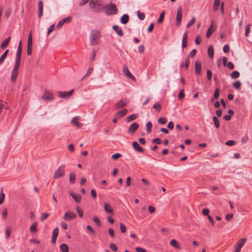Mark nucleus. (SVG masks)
Masks as SVG:
<instances>
[{
    "instance_id": "obj_1",
    "label": "nucleus",
    "mask_w": 252,
    "mask_h": 252,
    "mask_svg": "<svg viewBox=\"0 0 252 252\" xmlns=\"http://www.w3.org/2000/svg\"><path fill=\"white\" fill-rule=\"evenodd\" d=\"M89 6L93 11L99 13L104 9L105 5L102 4V2L100 0H90Z\"/></svg>"
},
{
    "instance_id": "obj_2",
    "label": "nucleus",
    "mask_w": 252,
    "mask_h": 252,
    "mask_svg": "<svg viewBox=\"0 0 252 252\" xmlns=\"http://www.w3.org/2000/svg\"><path fill=\"white\" fill-rule=\"evenodd\" d=\"M105 12L107 15H115L118 13V9L115 4H112L110 2V4H108L104 6Z\"/></svg>"
},
{
    "instance_id": "obj_3",
    "label": "nucleus",
    "mask_w": 252,
    "mask_h": 252,
    "mask_svg": "<svg viewBox=\"0 0 252 252\" xmlns=\"http://www.w3.org/2000/svg\"><path fill=\"white\" fill-rule=\"evenodd\" d=\"M100 37V32L98 30L92 31L90 37V44L91 45H95L98 44V39Z\"/></svg>"
},
{
    "instance_id": "obj_4",
    "label": "nucleus",
    "mask_w": 252,
    "mask_h": 252,
    "mask_svg": "<svg viewBox=\"0 0 252 252\" xmlns=\"http://www.w3.org/2000/svg\"><path fill=\"white\" fill-rule=\"evenodd\" d=\"M21 62L16 61L14 68L12 69L11 81L12 82L14 83L17 79L18 74V69L20 65Z\"/></svg>"
},
{
    "instance_id": "obj_5",
    "label": "nucleus",
    "mask_w": 252,
    "mask_h": 252,
    "mask_svg": "<svg viewBox=\"0 0 252 252\" xmlns=\"http://www.w3.org/2000/svg\"><path fill=\"white\" fill-rule=\"evenodd\" d=\"M64 165L60 166L57 169L55 170L53 176V179H57L63 176L65 174V170L64 169Z\"/></svg>"
},
{
    "instance_id": "obj_6",
    "label": "nucleus",
    "mask_w": 252,
    "mask_h": 252,
    "mask_svg": "<svg viewBox=\"0 0 252 252\" xmlns=\"http://www.w3.org/2000/svg\"><path fill=\"white\" fill-rule=\"evenodd\" d=\"M182 8L181 6L178 8L176 17V23L178 26H180L181 23V20L182 17Z\"/></svg>"
},
{
    "instance_id": "obj_7",
    "label": "nucleus",
    "mask_w": 252,
    "mask_h": 252,
    "mask_svg": "<svg viewBox=\"0 0 252 252\" xmlns=\"http://www.w3.org/2000/svg\"><path fill=\"white\" fill-rule=\"evenodd\" d=\"M76 218V215L74 212L68 211L64 214L63 220L66 221H69L72 219H74Z\"/></svg>"
},
{
    "instance_id": "obj_8",
    "label": "nucleus",
    "mask_w": 252,
    "mask_h": 252,
    "mask_svg": "<svg viewBox=\"0 0 252 252\" xmlns=\"http://www.w3.org/2000/svg\"><path fill=\"white\" fill-rule=\"evenodd\" d=\"M22 41H20L18 46V49L16 52V61H19L21 62V55H22Z\"/></svg>"
},
{
    "instance_id": "obj_9",
    "label": "nucleus",
    "mask_w": 252,
    "mask_h": 252,
    "mask_svg": "<svg viewBox=\"0 0 252 252\" xmlns=\"http://www.w3.org/2000/svg\"><path fill=\"white\" fill-rule=\"evenodd\" d=\"M42 98L44 100H46L48 101L52 100L54 99L53 94L49 91L45 90L42 96Z\"/></svg>"
},
{
    "instance_id": "obj_10",
    "label": "nucleus",
    "mask_w": 252,
    "mask_h": 252,
    "mask_svg": "<svg viewBox=\"0 0 252 252\" xmlns=\"http://www.w3.org/2000/svg\"><path fill=\"white\" fill-rule=\"evenodd\" d=\"M246 240V238H242L239 240L235 247V250L240 252L241 249L244 245Z\"/></svg>"
},
{
    "instance_id": "obj_11",
    "label": "nucleus",
    "mask_w": 252,
    "mask_h": 252,
    "mask_svg": "<svg viewBox=\"0 0 252 252\" xmlns=\"http://www.w3.org/2000/svg\"><path fill=\"white\" fill-rule=\"evenodd\" d=\"M123 72L125 74L126 76L130 78L132 81H135L136 78L135 77L131 74L130 71L128 70V68L126 65H124L123 66Z\"/></svg>"
},
{
    "instance_id": "obj_12",
    "label": "nucleus",
    "mask_w": 252,
    "mask_h": 252,
    "mask_svg": "<svg viewBox=\"0 0 252 252\" xmlns=\"http://www.w3.org/2000/svg\"><path fill=\"white\" fill-rule=\"evenodd\" d=\"M139 126V124L137 123L132 124L128 128V132L129 133L133 134L138 128Z\"/></svg>"
},
{
    "instance_id": "obj_13",
    "label": "nucleus",
    "mask_w": 252,
    "mask_h": 252,
    "mask_svg": "<svg viewBox=\"0 0 252 252\" xmlns=\"http://www.w3.org/2000/svg\"><path fill=\"white\" fill-rule=\"evenodd\" d=\"M127 104L126 99H121L117 103L115 106L117 109H120L125 107Z\"/></svg>"
},
{
    "instance_id": "obj_14",
    "label": "nucleus",
    "mask_w": 252,
    "mask_h": 252,
    "mask_svg": "<svg viewBox=\"0 0 252 252\" xmlns=\"http://www.w3.org/2000/svg\"><path fill=\"white\" fill-rule=\"evenodd\" d=\"M132 147L133 149L139 152V153H143L144 152V149L140 147V146L138 144V143L136 141H134L132 143Z\"/></svg>"
},
{
    "instance_id": "obj_15",
    "label": "nucleus",
    "mask_w": 252,
    "mask_h": 252,
    "mask_svg": "<svg viewBox=\"0 0 252 252\" xmlns=\"http://www.w3.org/2000/svg\"><path fill=\"white\" fill-rule=\"evenodd\" d=\"M195 72L197 74L201 72V63L200 61H196L195 62Z\"/></svg>"
},
{
    "instance_id": "obj_16",
    "label": "nucleus",
    "mask_w": 252,
    "mask_h": 252,
    "mask_svg": "<svg viewBox=\"0 0 252 252\" xmlns=\"http://www.w3.org/2000/svg\"><path fill=\"white\" fill-rule=\"evenodd\" d=\"M188 33L187 32H186L184 34L183 37L182 39V47L183 49L187 46L188 43Z\"/></svg>"
},
{
    "instance_id": "obj_17",
    "label": "nucleus",
    "mask_w": 252,
    "mask_h": 252,
    "mask_svg": "<svg viewBox=\"0 0 252 252\" xmlns=\"http://www.w3.org/2000/svg\"><path fill=\"white\" fill-rule=\"evenodd\" d=\"M38 17L40 19L42 16L43 14V3L42 1L40 0L38 2Z\"/></svg>"
},
{
    "instance_id": "obj_18",
    "label": "nucleus",
    "mask_w": 252,
    "mask_h": 252,
    "mask_svg": "<svg viewBox=\"0 0 252 252\" xmlns=\"http://www.w3.org/2000/svg\"><path fill=\"white\" fill-rule=\"evenodd\" d=\"M69 194L72 196L73 199L76 203H80L81 200V196L79 194H77L72 191L69 192Z\"/></svg>"
},
{
    "instance_id": "obj_19",
    "label": "nucleus",
    "mask_w": 252,
    "mask_h": 252,
    "mask_svg": "<svg viewBox=\"0 0 252 252\" xmlns=\"http://www.w3.org/2000/svg\"><path fill=\"white\" fill-rule=\"evenodd\" d=\"M59 233V229L58 227L55 228L53 232L52 237V243L55 244L56 242L57 238Z\"/></svg>"
},
{
    "instance_id": "obj_20",
    "label": "nucleus",
    "mask_w": 252,
    "mask_h": 252,
    "mask_svg": "<svg viewBox=\"0 0 252 252\" xmlns=\"http://www.w3.org/2000/svg\"><path fill=\"white\" fill-rule=\"evenodd\" d=\"M79 117H74L71 120L72 123L78 128L81 127L83 126L82 123L79 122Z\"/></svg>"
},
{
    "instance_id": "obj_21",
    "label": "nucleus",
    "mask_w": 252,
    "mask_h": 252,
    "mask_svg": "<svg viewBox=\"0 0 252 252\" xmlns=\"http://www.w3.org/2000/svg\"><path fill=\"white\" fill-rule=\"evenodd\" d=\"M127 112L128 111L126 109H124L117 112L115 114V117L118 118H122L127 114Z\"/></svg>"
},
{
    "instance_id": "obj_22",
    "label": "nucleus",
    "mask_w": 252,
    "mask_h": 252,
    "mask_svg": "<svg viewBox=\"0 0 252 252\" xmlns=\"http://www.w3.org/2000/svg\"><path fill=\"white\" fill-rule=\"evenodd\" d=\"M104 210L106 212L109 213L111 215H113L114 211H113V209L112 208L111 206H110V205H109V204H108L107 203H105L104 204Z\"/></svg>"
},
{
    "instance_id": "obj_23",
    "label": "nucleus",
    "mask_w": 252,
    "mask_h": 252,
    "mask_svg": "<svg viewBox=\"0 0 252 252\" xmlns=\"http://www.w3.org/2000/svg\"><path fill=\"white\" fill-rule=\"evenodd\" d=\"M114 31L120 36H123V32L122 29H120L117 25H114L112 27Z\"/></svg>"
},
{
    "instance_id": "obj_24",
    "label": "nucleus",
    "mask_w": 252,
    "mask_h": 252,
    "mask_svg": "<svg viewBox=\"0 0 252 252\" xmlns=\"http://www.w3.org/2000/svg\"><path fill=\"white\" fill-rule=\"evenodd\" d=\"M213 23V21H212V23ZM215 30L214 29V27L213 26V24H212L211 26L209 27L208 29L207 30V33H206V37L207 38H209L213 33L214 32Z\"/></svg>"
},
{
    "instance_id": "obj_25",
    "label": "nucleus",
    "mask_w": 252,
    "mask_h": 252,
    "mask_svg": "<svg viewBox=\"0 0 252 252\" xmlns=\"http://www.w3.org/2000/svg\"><path fill=\"white\" fill-rule=\"evenodd\" d=\"M170 244L174 248L179 250L181 249L179 243L175 239H172L170 242Z\"/></svg>"
},
{
    "instance_id": "obj_26",
    "label": "nucleus",
    "mask_w": 252,
    "mask_h": 252,
    "mask_svg": "<svg viewBox=\"0 0 252 252\" xmlns=\"http://www.w3.org/2000/svg\"><path fill=\"white\" fill-rule=\"evenodd\" d=\"M129 21V16L127 14H124L121 18V22L123 24H126Z\"/></svg>"
},
{
    "instance_id": "obj_27",
    "label": "nucleus",
    "mask_w": 252,
    "mask_h": 252,
    "mask_svg": "<svg viewBox=\"0 0 252 252\" xmlns=\"http://www.w3.org/2000/svg\"><path fill=\"white\" fill-rule=\"evenodd\" d=\"M10 40V37H8L5 39L1 44L0 47L2 49L5 48L8 45Z\"/></svg>"
},
{
    "instance_id": "obj_28",
    "label": "nucleus",
    "mask_w": 252,
    "mask_h": 252,
    "mask_svg": "<svg viewBox=\"0 0 252 252\" xmlns=\"http://www.w3.org/2000/svg\"><path fill=\"white\" fill-rule=\"evenodd\" d=\"M208 53L209 57L212 59L214 57V48L212 45H210L208 48Z\"/></svg>"
},
{
    "instance_id": "obj_29",
    "label": "nucleus",
    "mask_w": 252,
    "mask_h": 252,
    "mask_svg": "<svg viewBox=\"0 0 252 252\" xmlns=\"http://www.w3.org/2000/svg\"><path fill=\"white\" fill-rule=\"evenodd\" d=\"M37 222H34L32 223V224L30 227V231L31 233H34L37 232Z\"/></svg>"
},
{
    "instance_id": "obj_30",
    "label": "nucleus",
    "mask_w": 252,
    "mask_h": 252,
    "mask_svg": "<svg viewBox=\"0 0 252 252\" xmlns=\"http://www.w3.org/2000/svg\"><path fill=\"white\" fill-rule=\"evenodd\" d=\"M137 117H138L137 114H133L128 116L126 119V121L127 123H129V122L137 119Z\"/></svg>"
},
{
    "instance_id": "obj_31",
    "label": "nucleus",
    "mask_w": 252,
    "mask_h": 252,
    "mask_svg": "<svg viewBox=\"0 0 252 252\" xmlns=\"http://www.w3.org/2000/svg\"><path fill=\"white\" fill-rule=\"evenodd\" d=\"M9 52V50L7 49L0 56V65L3 63L5 59L6 58L7 56V54Z\"/></svg>"
},
{
    "instance_id": "obj_32",
    "label": "nucleus",
    "mask_w": 252,
    "mask_h": 252,
    "mask_svg": "<svg viewBox=\"0 0 252 252\" xmlns=\"http://www.w3.org/2000/svg\"><path fill=\"white\" fill-rule=\"evenodd\" d=\"M189 63H190L189 57V56H187L186 58L185 64H182L181 65V67L182 68L184 67V66H185L186 69L187 70L189 65Z\"/></svg>"
},
{
    "instance_id": "obj_33",
    "label": "nucleus",
    "mask_w": 252,
    "mask_h": 252,
    "mask_svg": "<svg viewBox=\"0 0 252 252\" xmlns=\"http://www.w3.org/2000/svg\"><path fill=\"white\" fill-rule=\"evenodd\" d=\"M60 248L62 252H68V247L66 244H61Z\"/></svg>"
},
{
    "instance_id": "obj_34",
    "label": "nucleus",
    "mask_w": 252,
    "mask_h": 252,
    "mask_svg": "<svg viewBox=\"0 0 252 252\" xmlns=\"http://www.w3.org/2000/svg\"><path fill=\"white\" fill-rule=\"evenodd\" d=\"M220 0H215L213 6V10L216 11L218 10L219 5L220 4Z\"/></svg>"
},
{
    "instance_id": "obj_35",
    "label": "nucleus",
    "mask_w": 252,
    "mask_h": 252,
    "mask_svg": "<svg viewBox=\"0 0 252 252\" xmlns=\"http://www.w3.org/2000/svg\"><path fill=\"white\" fill-rule=\"evenodd\" d=\"M76 179V175L75 173L71 172L69 175V181L71 184H74Z\"/></svg>"
},
{
    "instance_id": "obj_36",
    "label": "nucleus",
    "mask_w": 252,
    "mask_h": 252,
    "mask_svg": "<svg viewBox=\"0 0 252 252\" xmlns=\"http://www.w3.org/2000/svg\"><path fill=\"white\" fill-rule=\"evenodd\" d=\"M220 90L219 88L216 89L214 93V98L212 99V101H214V99H218L219 97Z\"/></svg>"
},
{
    "instance_id": "obj_37",
    "label": "nucleus",
    "mask_w": 252,
    "mask_h": 252,
    "mask_svg": "<svg viewBox=\"0 0 252 252\" xmlns=\"http://www.w3.org/2000/svg\"><path fill=\"white\" fill-rule=\"evenodd\" d=\"M153 108L155 109H156V110L158 112H160L161 110V105H160V104L158 102H156L155 103L153 106Z\"/></svg>"
},
{
    "instance_id": "obj_38",
    "label": "nucleus",
    "mask_w": 252,
    "mask_h": 252,
    "mask_svg": "<svg viewBox=\"0 0 252 252\" xmlns=\"http://www.w3.org/2000/svg\"><path fill=\"white\" fill-rule=\"evenodd\" d=\"M213 121H214V123L215 127L217 128H219L220 127V122H219V121L218 118L215 116L213 117Z\"/></svg>"
},
{
    "instance_id": "obj_39",
    "label": "nucleus",
    "mask_w": 252,
    "mask_h": 252,
    "mask_svg": "<svg viewBox=\"0 0 252 252\" xmlns=\"http://www.w3.org/2000/svg\"><path fill=\"white\" fill-rule=\"evenodd\" d=\"M239 76L240 73L237 70L233 71L230 75L231 77L233 79H236L238 78Z\"/></svg>"
},
{
    "instance_id": "obj_40",
    "label": "nucleus",
    "mask_w": 252,
    "mask_h": 252,
    "mask_svg": "<svg viewBox=\"0 0 252 252\" xmlns=\"http://www.w3.org/2000/svg\"><path fill=\"white\" fill-rule=\"evenodd\" d=\"M165 15V11H162L160 13L159 17L158 18L157 22L158 24H160L163 22L164 16Z\"/></svg>"
},
{
    "instance_id": "obj_41",
    "label": "nucleus",
    "mask_w": 252,
    "mask_h": 252,
    "mask_svg": "<svg viewBox=\"0 0 252 252\" xmlns=\"http://www.w3.org/2000/svg\"><path fill=\"white\" fill-rule=\"evenodd\" d=\"M241 82L239 81H235L233 83V87L237 90H239L241 88Z\"/></svg>"
},
{
    "instance_id": "obj_42",
    "label": "nucleus",
    "mask_w": 252,
    "mask_h": 252,
    "mask_svg": "<svg viewBox=\"0 0 252 252\" xmlns=\"http://www.w3.org/2000/svg\"><path fill=\"white\" fill-rule=\"evenodd\" d=\"M153 124L152 122H148L146 124V129L148 133H150L151 132V128L152 127Z\"/></svg>"
},
{
    "instance_id": "obj_43",
    "label": "nucleus",
    "mask_w": 252,
    "mask_h": 252,
    "mask_svg": "<svg viewBox=\"0 0 252 252\" xmlns=\"http://www.w3.org/2000/svg\"><path fill=\"white\" fill-rule=\"evenodd\" d=\"M49 216V214L47 213H43L41 214V217L40 218L41 221H44L45 220L47 219Z\"/></svg>"
},
{
    "instance_id": "obj_44",
    "label": "nucleus",
    "mask_w": 252,
    "mask_h": 252,
    "mask_svg": "<svg viewBox=\"0 0 252 252\" xmlns=\"http://www.w3.org/2000/svg\"><path fill=\"white\" fill-rule=\"evenodd\" d=\"M158 122L161 125H164L167 122V119L165 117H160L158 119Z\"/></svg>"
},
{
    "instance_id": "obj_45",
    "label": "nucleus",
    "mask_w": 252,
    "mask_h": 252,
    "mask_svg": "<svg viewBox=\"0 0 252 252\" xmlns=\"http://www.w3.org/2000/svg\"><path fill=\"white\" fill-rule=\"evenodd\" d=\"M93 220L95 222L98 226H101V222L97 216L93 217Z\"/></svg>"
},
{
    "instance_id": "obj_46",
    "label": "nucleus",
    "mask_w": 252,
    "mask_h": 252,
    "mask_svg": "<svg viewBox=\"0 0 252 252\" xmlns=\"http://www.w3.org/2000/svg\"><path fill=\"white\" fill-rule=\"evenodd\" d=\"M28 45H32V32H30L29 35L28 41Z\"/></svg>"
},
{
    "instance_id": "obj_47",
    "label": "nucleus",
    "mask_w": 252,
    "mask_h": 252,
    "mask_svg": "<svg viewBox=\"0 0 252 252\" xmlns=\"http://www.w3.org/2000/svg\"><path fill=\"white\" fill-rule=\"evenodd\" d=\"M76 211L79 215V216L80 218H82L83 217L84 212L82 209H81L79 207L77 206Z\"/></svg>"
},
{
    "instance_id": "obj_48",
    "label": "nucleus",
    "mask_w": 252,
    "mask_h": 252,
    "mask_svg": "<svg viewBox=\"0 0 252 252\" xmlns=\"http://www.w3.org/2000/svg\"><path fill=\"white\" fill-rule=\"evenodd\" d=\"M137 16L138 18L141 20H144L145 17L144 13L139 11H137Z\"/></svg>"
},
{
    "instance_id": "obj_49",
    "label": "nucleus",
    "mask_w": 252,
    "mask_h": 252,
    "mask_svg": "<svg viewBox=\"0 0 252 252\" xmlns=\"http://www.w3.org/2000/svg\"><path fill=\"white\" fill-rule=\"evenodd\" d=\"M5 195L2 192V189H1V192L0 193V205L2 204L4 200Z\"/></svg>"
},
{
    "instance_id": "obj_50",
    "label": "nucleus",
    "mask_w": 252,
    "mask_h": 252,
    "mask_svg": "<svg viewBox=\"0 0 252 252\" xmlns=\"http://www.w3.org/2000/svg\"><path fill=\"white\" fill-rule=\"evenodd\" d=\"M59 96L62 98L68 97L67 92L59 91Z\"/></svg>"
},
{
    "instance_id": "obj_51",
    "label": "nucleus",
    "mask_w": 252,
    "mask_h": 252,
    "mask_svg": "<svg viewBox=\"0 0 252 252\" xmlns=\"http://www.w3.org/2000/svg\"><path fill=\"white\" fill-rule=\"evenodd\" d=\"M195 21V18L192 17V19L188 22L187 25V28H189L190 26L192 25Z\"/></svg>"
},
{
    "instance_id": "obj_52",
    "label": "nucleus",
    "mask_w": 252,
    "mask_h": 252,
    "mask_svg": "<svg viewBox=\"0 0 252 252\" xmlns=\"http://www.w3.org/2000/svg\"><path fill=\"white\" fill-rule=\"evenodd\" d=\"M122 156L121 154L120 153H116L114 155H113L111 157L112 158L116 160L121 158Z\"/></svg>"
},
{
    "instance_id": "obj_53",
    "label": "nucleus",
    "mask_w": 252,
    "mask_h": 252,
    "mask_svg": "<svg viewBox=\"0 0 252 252\" xmlns=\"http://www.w3.org/2000/svg\"><path fill=\"white\" fill-rule=\"evenodd\" d=\"M110 248L113 252H116L117 251V248L114 243H111L110 244Z\"/></svg>"
},
{
    "instance_id": "obj_54",
    "label": "nucleus",
    "mask_w": 252,
    "mask_h": 252,
    "mask_svg": "<svg viewBox=\"0 0 252 252\" xmlns=\"http://www.w3.org/2000/svg\"><path fill=\"white\" fill-rule=\"evenodd\" d=\"M32 45H27V54L28 55H31L32 54Z\"/></svg>"
},
{
    "instance_id": "obj_55",
    "label": "nucleus",
    "mask_w": 252,
    "mask_h": 252,
    "mask_svg": "<svg viewBox=\"0 0 252 252\" xmlns=\"http://www.w3.org/2000/svg\"><path fill=\"white\" fill-rule=\"evenodd\" d=\"M212 71L208 69L207 70V77L209 81H211L212 79Z\"/></svg>"
},
{
    "instance_id": "obj_56",
    "label": "nucleus",
    "mask_w": 252,
    "mask_h": 252,
    "mask_svg": "<svg viewBox=\"0 0 252 252\" xmlns=\"http://www.w3.org/2000/svg\"><path fill=\"white\" fill-rule=\"evenodd\" d=\"M120 227L121 231L122 233H125L126 231V227L123 223H120Z\"/></svg>"
},
{
    "instance_id": "obj_57",
    "label": "nucleus",
    "mask_w": 252,
    "mask_h": 252,
    "mask_svg": "<svg viewBox=\"0 0 252 252\" xmlns=\"http://www.w3.org/2000/svg\"><path fill=\"white\" fill-rule=\"evenodd\" d=\"M225 144L227 146H232L235 144V141L232 140H228L226 142Z\"/></svg>"
},
{
    "instance_id": "obj_58",
    "label": "nucleus",
    "mask_w": 252,
    "mask_h": 252,
    "mask_svg": "<svg viewBox=\"0 0 252 252\" xmlns=\"http://www.w3.org/2000/svg\"><path fill=\"white\" fill-rule=\"evenodd\" d=\"M185 96V93H184V90H182L179 94H178V98L179 99H182L184 96Z\"/></svg>"
},
{
    "instance_id": "obj_59",
    "label": "nucleus",
    "mask_w": 252,
    "mask_h": 252,
    "mask_svg": "<svg viewBox=\"0 0 252 252\" xmlns=\"http://www.w3.org/2000/svg\"><path fill=\"white\" fill-rule=\"evenodd\" d=\"M87 230L93 234H95V231L90 225L87 226Z\"/></svg>"
},
{
    "instance_id": "obj_60",
    "label": "nucleus",
    "mask_w": 252,
    "mask_h": 252,
    "mask_svg": "<svg viewBox=\"0 0 252 252\" xmlns=\"http://www.w3.org/2000/svg\"><path fill=\"white\" fill-rule=\"evenodd\" d=\"M196 50L195 49H194L191 50V51L189 53V55L188 56H189V57H190L191 58H193L196 54Z\"/></svg>"
},
{
    "instance_id": "obj_61",
    "label": "nucleus",
    "mask_w": 252,
    "mask_h": 252,
    "mask_svg": "<svg viewBox=\"0 0 252 252\" xmlns=\"http://www.w3.org/2000/svg\"><path fill=\"white\" fill-rule=\"evenodd\" d=\"M62 21H63L64 23H65L66 22H70L71 20H72V18L70 17V16H69V17H65V18H63L62 19Z\"/></svg>"
},
{
    "instance_id": "obj_62",
    "label": "nucleus",
    "mask_w": 252,
    "mask_h": 252,
    "mask_svg": "<svg viewBox=\"0 0 252 252\" xmlns=\"http://www.w3.org/2000/svg\"><path fill=\"white\" fill-rule=\"evenodd\" d=\"M229 46L228 45H225L223 47V51L224 53H226L229 52Z\"/></svg>"
},
{
    "instance_id": "obj_63",
    "label": "nucleus",
    "mask_w": 252,
    "mask_h": 252,
    "mask_svg": "<svg viewBox=\"0 0 252 252\" xmlns=\"http://www.w3.org/2000/svg\"><path fill=\"white\" fill-rule=\"evenodd\" d=\"M202 214L204 215V216H207L208 215H209V210L207 208H204L202 210Z\"/></svg>"
},
{
    "instance_id": "obj_64",
    "label": "nucleus",
    "mask_w": 252,
    "mask_h": 252,
    "mask_svg": "<svg viewBox=\"0 0 252 252\" xmlns=\"http://www.w3.org/2000/svg\"><path fill=\"white\" fill-rule=\"evenodd\" d=\"M135 250L137 252H147V251L145 249L141 247H136Z\"/></svg>"
}]
</instances>
